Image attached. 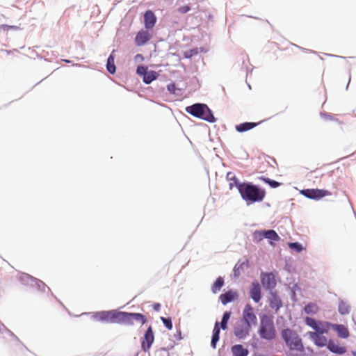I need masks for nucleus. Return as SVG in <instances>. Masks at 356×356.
<instances>
[{
	"instance_id": "6ab92c4d",
	"label": "nucleus",
	"mask_w": 356,
	"mask_h": 356,
	"mask_svg": "<svg viewBox=\"0 0 356 356\" xmlns=\"http://www.w3.org/2000/svg\"><path fill=\"white\" fill-rule=\"evenodd\" d=\"M233 356H247L248 350L243 348L241 344L234 345L232 348Z\"/></svg>"
},
{
	"instance_id": "412c9836",
	"label": "nucleus",
	"mask_w": 356,
	"mask_h": 356,
	"mask_svg": "<svg viewBox=\"0 0 356 356\" xmlns=\"http://www.w3.org/2000/svg\"><path fill=\"white\" fill-rule=\"evenodd\" d=\"M333 327L339 337L347 338L348 337L349 332L346 326L343 325H334Z\"/></svg>"
},
{
	"instance_id": "4c0bfd02",
	"label": "nucleus",
	"mask_w": 356,
	"mask_h": 356,
	"mask_svg": "<svg viewBox=\"0 0 356 356\" xmlns=\"http://www.w3.org/2000/svg\"><path fill=\"white\" fill-rule=\"evenodd\" d=\"M191 10V8L189 6H181L178 8V11L182 14L186 13Z\"/></svg>"
},
{
	"instance_id": "393cba45",
	"label": "nucleus",
	"mask_w": 356,
	"mask_h": 356,
	"mask_svg": "<svg viewBox=\"0 0 356 356\" xmlns=\"http://www.w3.org/2000/svg\"><path fill=\"white\" fill-rule=\"evenodd\" d=\"M318 307L316 304L310 302L304 307V311L307 314H315L318 312Z\"/></svg>"
},
{
	"instance_id": "37998d69",
	"label": "nucleus",
	"mask_w": 356,
	"mask_h": 356,
	"mask_svg": "<svg viewBox=\"0 0 356 356\" xmlns=\"http://www.w3.org/2000/svg\"><path fill=\"white\" fill-rule=\"evenodd\" d=\"M136 57H138V58H140V57L142 58V56L140 54H137Z\"/></svg>"
},
{
	"instance_id": "473e14b6",
	"label": "nucleus",
	"mask_w": 356,
	"mask_h": 356,
	"mask_svg": "<svg viewBox=\"0 0 356 356\" xmlns=\"http://www.w3.org/2000/svg\"><path fill=\"white\" fill-rule=\"evenodd\" d=\"M264 236V230H257L253 233L254 239L257 241L263 240L265 238Z\"/></svg>"
},
{
	"instance_id": "79ce46f5",
	"label": "nucleus",
	"mask_w": 356,
	"mask_h": 356,
	"mask_svg": "<svg viewBox=\"0 0 356 356\" xmlns=\"http://www.w3.org/2000/svg\"><path fill=\"white\" fill-rule=\"evenodd\" d=\"M2 27L3 28L4 30H6V29H8L10 26L7 25H2Z\"/></svg>"
},
{
	"instance_id": "ddd939ff",
	"label": "nucleus",
	"mask_w": 356,
	"mask_h": 356,
	"mask_svg": "<svg viewBox=\"0 0 356 356\" xmlns=\"http://www.w3.org/2000/svg\"><path fill=\"white\" fill-rule=\"evenodd\" d=\"M151 38V35L147 31L141 30L138 31L135 37V42L137 46L144 45Z\"/></svg>"
},
{
	"instance_id": "39448f33",
	"label": "nucleus",
	"mask_w": 356,
	"mask_h": 356,
	"mask_svg": "<svg viewBox=\"0 0 356 356\" xmlns=\"http://www.w3.org/2000/svg\"><path fill=\"white\" fill-rule=\"evenodd\" d=\"M241 321L245 322V323L249 324L250 326L257 325V318L253 307L250 304L245 305Z\"/></svg>"
},
{
	"instance_id": "4be33fe9",
	"label": "nucleus",
	"mask_w": 356,
	"mask_h": 356,
	"mask_svg": "<svg viewBox=\"0 0 356 356\" xmlns=\"http://www.w3.org/2000/svg\"><path fill=\"white\" fill-rule=\"evenodd\" d=\"M219 334H220V327H219L218 323L216 322L214 329H213V333L211 342V346L214 348H216L217 341L219 340Z\"/></svg>"
},
{
	"instance_id": "ea45409f",
	"label": "nucleus",
	"mask_w": 356,
	"mask_h": 356,
	"mask_svg": "<svg viewBox=\"0 0 356 356\" xmlns=\"http://www.w3.org/2000/svg\"><path fill=\"white\" fill-rule=\"evenodd\" d=\"M160 308V304L157 303L154 305V309L156 311H158Z\"/></svg>"
},
{
	"instance_id": "7ed1b4c3",
	"label": "nucleus",
	"mask_w": 356,
	"mask_h": 356,
	"mask_svg": "<svg viewBox=\"0 0 356 356\" xmlns=\"http://www.w3.org/2000/svg\"><path fill=\"white\" fill-rule=\"evenodd\" d=\"M282 337L285 341L286 346L293 350H302L303 345L301 339L299 337L298 334L291 330L284 329L282 331Z\"/></svg>"
},
{
	"instance_id": "a19ab883",
	"label": "nucleus",
	"mask_w": 356,
	"mask_h": 356,
	"mask_svg": "<svg viewBox=\"0 0 356 356\" xmlns=\"http://www.w3.org/2000/svg\"><path fill=\"white\" fill-rule=\"evenodd\" d=\"M197 51L195 49H192L190 51V54H193V56L197 54Z\"/></svg>"
},
{
	"instance_id": "0eeeda50",
	"label": "nucleus",
	"mask_w": 356,
	"mask_h": 356,
	"mask_svg": "<svg viewBox=\"0 0 356 356\" xmlns=\"http://www.w3.org/2000/svg\"><path fill=\"white\" fill-rule=\"evenodd\" d=\"M250 329L251 326L249 324L240 320L234 327V333L237 338L243 339L249 335Z\"/></svg>"
},
{
	"instance_id": "f704fd0d",
	"label": "nucleus",
	"mask_w": 356,
	"mask_h": 356,
	"mask_svg": "<svg viewBox=\"0 0 356 356\" xmlns=\"http://www.w3.org/2000/svg\"><path fill=\"white\" fill-rule=\"evenodd\" d=\"M161 321L168 330H170L172 329V323L171 318L161 317Z\"/></svg>"
},
{
	"instance_id": "9d476101",
	"label": "nucleus",
	"mask_w": 356,
	"mask_h": 356,
	"mask_svg": "<svg viewBox=\"0 0 356 356\" xmlns=\"http://www.w3.org/2000/svg\"><path fill=\"white\" fill-rule=\"evenodd\" d=\"M325 332H307V335L314 341V343L319 347H323L327 345V340L325 337L323 336V334Z\"/></svg>"
},
{
	"instance_id": "c03bdc74",
	"label": "nucleus",
	"mask_w": 356,
	"mask_h": 356,
	"mask_svg": "<svg viewBox=\"0 0 356 356\" xmlns=\"http://www.w3.org/2000/svg\"><path fill=\"white\" fill-rule=\"evenodd\" d=\"M136 57H138V58H140V57L142 58V56L140 54H137Z\"/></svg>"
},
{
	"instance_id": "20e7f679",
	"label": "nucleus",
	"mask_w": 356,
	"mask_h": 356,
	"mask_svg": "<svg viewBox=\"0 0 356 356\" xmlns=\"http://www.w3.org/2000/svg\"><path fill=\"white\" fill-rule=\"evenodd\" d=\"M259 334L261 338L266 340H272L276 336L273 321L267 315H264L261 318Z\"/></svg>"
},
{
	"instance_id": "423d86ee",
	"label": "nucleus",
	"mask_w": 356,
	"mask_h": 356,
	"mask_svg": "<svg viewBox=\"0 0 356 356\" xmlns=\"http://www.w3.org/2000/svg\"><path fill=\"white\" fill-rule=\"evenodd\" d=\"M305 321L308 326L315 330L314 332H327L328 331L330 325L328 323L317 321L310 317H306Z\"/></svg>"
},
{
	"instance_id": "5701e85b",
	"label": "nucleus",
	"mask_w": 356,
	"mask_h": 356,
	"mask_svg": "<svg viewBox=\"0 0 356 356\" xmlns=\"http://www.w3.org/2000/svg\"><path fill=\"white\" fill-rule=\"evenodd\" d=\"M338 310L342 315L348 314L350 311V307L346 302L341 300L339 302Z\"/></svg>"
},
{
	"instance_id": "aec40b11",
	"label": "nucleus",
	"mask_w": 356,
	"mask_h": 356,
	"mask_svg": "<svg viewBox=\"0 0 356 356\" xmlns=\"http://www.w3.org/2000/svg\"><path fill=\"white\" fill-rule=\"evenodd\" d=\"M259 123L244 122L236 126V130L238 132H244L257 127Z\"/></svg>"
},
{
	"instance_id": "49530a36",
	"label": "nucleus",
	"mask_w": 356,
	"mask_h": 356,
	"mask_svg": "<svg viewBox=\"0 0 356 356\" xmlns=\"http://www.w3.org/2000/svg\"><path fill=\"white\" fill-rule=\"evenodd\" d=\"M171 86H172V87H171V89H173V87L175 86V85L173 84V85H172Z\"/></svg>"
},
{
	"instance_id": "c756f323",
	"label": "nucleus",
	"mask_w": 356,
	"mask_h": 356,
	"mask_svg": "<svg viewBox=\"0 0 356 356\" xmlns=\"http://www.w3.org/2000/svg\"><path fill=\"white\" fill-rule=\"evenodd\" d=\"M98 315L100 320L112 323L113 311L102 312Z\"/></svg>"
},
{
	"instance_id": "a211bd4d",
	"label": "nucleus",
	"mask_w": 356,
	"mask_h": 356,
	"mask_svg": "<svg viewBox=\"0 0 356 356\" xmlns=\"http://www.w3.org/2000/svg\"><path fill=\"white\" fill-rule=\"evenodd\" d=\"M327 346V348L334 353L341 355L346 352V348L340 346L338 342L330 341Z\"/></svg>"
},
{
	"instance_id": "c85d7f7f",
	"label": "nucleus",
	"mask_w": 356,
	"mask_h": 356,
	"mask_svg": "<svg viewBox=\"0 0 356 356\" xmlns=\"http://www.w3.org/2000/svg\"><path fill=\"white\" fill-rule=\"evenodd\" d=\"M106 67L107 70L111 74H114L115 72L116 68L114 63V56L112 54L110 55L107 59Z\"/></svg>"
},
{
	"instance_id": "f03ea898",
	"label": "nucleus",
	"mask_w": 356,
	"mask_h": 356,
	"mask_svg": "<svg viewBox=\"0 0 356 356\" xmlns=\"http://www.w3.org/2000/svg\"><path fill=\"white\" fill-rule=\"evenodd\" d=\"M187 113H190L194 117L202 119L209 122H214L216 118H214L210 108L204 104H195L192 106L186 108Z\"/></svg>"
},
{
	"instance_id": "2eb2a0df",
	"label": "nucleus",
	"mask_w": 356,
	"mask_h": 356,
	"mask_svg": "<svg viewBox=\"0 0 356 356\" xmlns=\"http://www.w3.org/2000/svg\"><path fill=\"white\" fill-rule=\"evenodd\" d=\"M238 297V295L236 291H234L232 290H229L225 293H222L220 296L219 299L222 305H225L227 303L236 300Z\"/></svg>"
},
{
	"instance_id": "f3484780",
	"label": "nucleus",
	"mask_w": 356,
	"mask_h": 356,
	"mask_svg": "<svg viewBox=\"0 0 356 356\" xmlns=\"http://www.w3.org/2000/svg\"><path fill=\"white\" fill-rule=\"evenodd\" d=\"M269 304L270 307L275 311H277L282 306L281 299L275 293H270L269 296Z\"/></svg>"
},
{
	"instance_id": "a878e982",
	"label": "nucleus",
	"mask_w": 356,
	"mask_h": 356,
	"mask_svg": "<svg viewBox=\"0 0 356 356\" xmlns=\"http://www.w3.org/2000/svg\"><path fill=\"white\" fill-rule=\"evenodd\" d=\"M264 236L270 241H278L280 238L275 230H264Z\"/></svg>"
},
{
	"instance_id": "e433bc0d",
	"label": "nucleus",
	"mask_w": 356,
	"mask_h": 356,
	"mask_svg": "<svg viewBox=\"0 0 356 356\" xmlns=\"http://www.w3.org/2000/svg\"><path fill=\"white\" fill-rule=\"evenodd\" d=\"M227 179L230 181V183H234L235 181L239 182V181L236 179L235 175L231 172L227 174Z\"/></svg>"
},
{
	"instance_id": "f257e3e1",
	"label": "nucleus",
	"mask_w": 356,
	"mask_h": 356,
	"mask_svg": "<svg viewBox=\"0 0 356 356\" xmlns=\"http://www.w3.org/2000/svg\"><path fill=\"white\" fill-rule=\"evenodd\" d=\"M229 189L236 187L242 199L248 203L261 202L266 197V191L252 183H230Z\"/></svg>"
},
{
	"instance_id": "a18cd8bd",
	"label": "nucleus",
	"mask_w": 356,
	"mask_h": 356,
	"mask_svg": "<svg viewBox=\"0 0 356 356\" xmlns=\"http://www.w3.org/2000/svg\"><path fill=\"white\" fill-rule=\"evenodd\" d=\"M170 86H168V90H171Z\"/></svg>"
},
{
	"instance_id": "58836bf2",
	"label": "nucleus",
	"mask_w": 356,
	"mask_h": 356,
	"mask_svg": "<svg viewBox=\"0 0 356 356\" xmlns=\"http://www.w3.org/2000/svg\"><path fill=\"white\" fill-rule=\"evenodd\" d=\"M193 56V54H190V51H186L184 53V56L186 58H191Z\"/></svg>"
},
{
	"instance_id": "1a4fd4ad",
	"label": "nucleus",
	"mask_w": 356,
	"mask_h": 356,
	"mask_svg": "<svg viewBox=\"0 0 356 356\" xmlns=\"http://www.w3.org/2000/svg\"><path fill=\"white\" fill-rule=\"evenodd\" d=\"M124 314L125 316H123V321L122 322L125 325H133L134 321L144 324L147 321L146 317L139 313L124 312Z\"/></svg>"
},
{
	"instance_id": "f8f14e48",
	"label": "nucleus",
	"mask_w": 356,
	"mask_h": 356,
	"mask_svg": "<svg viewBox=\"0 0 356 356\" xmlns=\"http://www.w3.org/2000/svg\"><path fill=\"white\" fill-rule=\"evenodd\" d=\"M145 27L147 29H152L156 22V17L152 10H147L144 15Z\"/></svg>"
},
{
	"instance_id": "b1692460",
	"label": "nucleus",
	"mask_w": 356,
	"mask_h": 356,
	"mask_svg": "<svg viewBox=\"0 0 356 356\" xmlns=\"http://www.w3.org/2000/svg\"><path fill=\"white\" fill-rule=\"evenodd\" d=\"M157 76L158 74L155 71H147L145 76H143V81L145 83L149 84L152 81L155 80L157 78Z\"/></svg>"
},
{
	"instance_id": "2f4dec72",
	"label": "nucleus",
	"mask_w": 356,
	"mask_h": 356,
	"mask_svg": "<svg viewBox=\"0 0 356 356\" xmlns=\"http://www.w3.org/2000/svg\"><path fill=\"white\" fill-rule=\"evenodd\" d=\"M230 316H231V313L229 312H226L224 313L222 321H221V323H220V327L222 330H225L227 328V324L230 318Z\"/></svg>"
},
{
	"instance_id": "7c9ffc66",
	"label": "nucleus",
	"mask_w": 356,
	"mask_h": 356,
	"mask_svg": "<svg viewBox=\"0 0 356 356\" xmlns=\"http://www.w3.org/2000/svg\"><path fill=\"white\" fill-rule=\"evenodd\" d=\"M259 179H261L263 181H264L265 183L268 184L272 188H277L281 185V184L280 182L276 181L275 180H271L269 178H266L264 177H259Z\"/></svg>"
},
{
	"instance_id": "c9c22d12",
	"label": "nucleus",
	"mask_w": 356,
	"mask_h": 356,
	"mask_svg": "<svg viewBox=\"0 0 356 356\" xmlns=\"http://www.w3.org/2000/svg\"><path fill=\"white\" fill-rule=\"evenodd\" d=\"M147 72V67L145 66L140 65L137 67L136 72L138 75L144 76Z\"/></svg>"
},
{
	"instance_id": "cd10ccee",
	"label": "nucleus",
	"mask_w": 356,
	"mask_h": 356,
	"mask_svg": "<svg viewBox=\"0 0 356 356\" xmlns=\"http://www.w3.org/2000/svg\"><path fill=\"white\" fill-rule=\"evenodd\" d=\"M124 312L113 311L112 323H122L123 316Z\"/></svg>"
},
{
	"instance_id": "bb28decb",
	"label": "nucleus",
	"mask_w": 356,
	"mask_h": 356,
	"mask_svg": "<svg viewBox=\"0 0 356 356\" xmlns=\"http://www.w3.org/2000/svg\"><path fill=\"white\" fill-rule=\"evenodd\" d=\"M224 285V280L222 277H218L216 282L211 286V291L213 293H216L218 291L220 290V289Z\"/></svg>"
},
{
	"instance_id": "72a5a7b5",
	"label": "nucleus",
	"mask_w": 356,
	"mask_h": 356,
	"mask_svg": "<svg viewBox=\"0 0 356 356\" xmlns=\"http://www.w3.org/2000/svg\"><path fill=\"white\" fill-rule=\"evenodd\" d=\"M289 247L291 249L295 250L297 252H300L303 250L302 245L298 242L289 243Z\"/></svg>"
},
{
	"instance_id": "9b49d317",
	"label": "nucleus",
	"mask_w": 356,
	"mask_h": 356,
	"mask_svg": "<svg viewBox=\"0 0 356 356\" xmlns=\"http://www.w3.org/2000/svg\"><path fill=\"white\" fill-rule=\"evenodd\" d=\"M154 339V333L151 327L147 330L145 333L144 338L142 342V347L144 350H148Z\"/></svg>"
},
{
	"instance_id": "de8ad7c7",
	"label": "nucleus",
	"mask_w": 356,
	"mask_h": 356,
	"mask_svg": "<svg viewBox=\"0 0 356 356\" xmlns=\"http://www.w3.org/2000/svg\"><path fill=\"white\" fill-rule=\"evenodd\" d=\"M355 356H356V353L355 354Z\"/></svg>"
},
{
	"instance_id": "dca6fc26",
	"label": "nucleus",
	"mask_w": 356,
	"mask_h": 356,
	"mask_svg": "<svg viewBox=\"0 0 356 356\" xmlns=\"http://www.w3.org/2000/svg\"><path fill=\"white\" fill-rule=\"evenodd\" d=\"M250 295L251 298L255 302H258L261 300V287L257 282H254L250 290Z\"/></svg>"
},
{
	"instance_id": "4468645a",
	"label": "nucleus",
	"mask_w": 356,
	"mask_h": 356,
	"mask_svg": "<svg viewBox=\"0 0 356 356\" xmlns=\"http://www.w3.org/2000/svg\"><path fill=\"white\" fill-rule=\"evenodd\" d=\"M261 284L267 289L274 288L276 285L275 277L273 273H264L261 275Z\"/></svg>"
},
{
	"instance_id": "6e6552de",
	"label": "nucleus",
	"mask_w": 356,
	"mask_h": 356,
	"mask_svg": "<svg viewBox=\"0 0 356 356\" xmlns=\"http://www.w3.org/2000/svg\"><path fill=\"white\" fill-rule=\"evenodd\" d=\"M301 193L310 199L318 200L323 197L331 195V193L327 190L323 189H305L301 191Z\"/></svg>"
}]
</instances>
